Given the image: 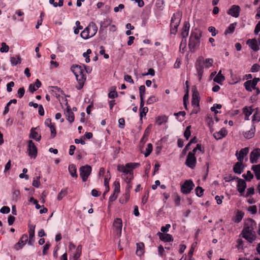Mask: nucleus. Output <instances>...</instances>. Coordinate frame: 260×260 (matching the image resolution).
I'll use <instances>...</instances> for the list:
<instances>
[{
  "label": "nucleus",
  "mask_w": 260,
  "mask_h": 260,
  "mask_svg": "<svg viewBox=\"0 0 260 260\" xmlns=\"http://www.w3.org/2000/svg\"><path fill=\"white\" fill-rule=\"evenodd\" d=\"M139 166L140 164L139 163H127L125 166L118 165L117 166V170L122 173L121 177L123 180H133L134 178L133 170Z\"/></svg>",
  "instance_id": "nucleus-1"
},
{
  "label": "nucleus",
  "mask_w": 260,
  "mask_h": 260,
  "mask_svg": "<svg viewBox=\"0 0 260 260\" xmlns=\"http://www.w3.org/2000/svg\"><path fill=\"white\" fill-rule=\"evenodd\" d=\"M255 225V221L250 220L249 222L246 223L242 232L243 237L250 243H252L256 237L255 232L253 231Z\"/></svg>",
  "instance_id": "nucleus-2"
},
{
  "label": "nucleus",
  "mask_w": 260,
  "mask_h": 260,
  "mask_svg": "<svg viewBox=\"0 0 260 260\" xmlns=\"http://www.w3.org/2000/svg\"><path fill=\"white\" fill-rule=\"evenodd\" d=\"M71 71L73 72L78 82V86L77 87L78 89H81L86 81V76L84 74L83 67L79 65H73L71 67Z\"/></svg>",
  "instance_id": "nucleus-3"
},
{
  "label": "nucleus",
  "mask_w": 260,
  "mask_h": 260,
  "mask_svg": "<svg viewBox=\"0 0 260 260\" xmlns=\"http://www.w3.org/2000/svg\"><path fill=\"white\" fill-rule=\"evenodd\" d=\"M197 150L202 151V146L201 144H198L196 147L194 148L192 151L188 153L185 161V165L192 169H194L196 167L197 159L194 155Z\"/></svg>",
  "instance_id": "nucleus-4"
},
{
  "label": "nucleus",
  "mask_w": 260,
  "mask_h": 260,
  "mask_svg": "<svg viewBox=\"0 0 260 260\" xmlns=\"http://www.w3.org/2000/svg\"><path fill=\"white\" fill-rule=\"evenodd\" d=\"M97 31L96 25L92 22L81 32L80 36L83 39H87L93 37L96 34Z\"/></svg>",
  "instance_id": "nucleus-5"
},
{
  "label": "nucleus",
  "mask_w": 260,
  "mask_h": 260,
  "mask_svg": "<svg viewBox=\"0 0 260 260\" xmlns=\"http://www.w3.org/2000/svg\"><path fill=\"white\" fill-rule=\"evenodd\" d=\"M91 167L89 165H85L80 168V175L82 178V181L83 182L87 181L89 176L91 172Z\"/></svg>",
  "instance_id": "nucleus-6"
},
{
  "label": "nucleus",
  "mask_w": 260,
  "mask_h": 260,
  "mask_svg": "<svg viewBox=\"0 0 260 260\" xmlns=\"http://www.w3.org/2000/svg\"><path fill=\"white\" fill-rule=\"evenodd\" d=\"M26 152L30 158H35L37 156V148L31 140H29L27 142V148Z\"/></svg>",
  "instance_id": "nucleus-7"
},
{
  "label": "nucleus",
  "mask_w": 260,
  "mask_h": 260,
  "mask_svg": "<svg viewBox=\"0 0 260 260\" xmlns=\"http://www.w3.org/2000/svg\"><path fill=\"white\" fill-rule=\"evenodd\" d=\"M194 186V185L191 180H186L181 186V192L184 194H188L191 192Z\"/></svg>",
  "instance_id": "nucleus-8"
},
{
  "label": "nucleus",
  "mask_w": 260,
  "mask_h": 260,
  "mask_svg": "<svg viewBox=\"0 0 260 260\" xmlns=\"http://www.w3.org/2000/svg\"><path fill=\"white\" fill-rule=\"evenodd\" d=\"M114 231L118 237L121 235L122 222L120 218H116L113 223Z\"/></svg>",
  "instance_id": "nucleus-9"
},
{
  "label": "nucleus",
  "mask_w": 260,
  "mask_h": 260,
  "mask_svg": "<svg viewBox=\"0 0 260 260\" xmlns=\"http://www.w3.org/2000/svg\"><path fill=\"white\" fill-rule=\"evenodd\" d=\"M192 91L193 93L192 95L191 105L193 106L199 108L200 102L199 93L197 91V89L195 86L192 87Z\"/></svg>",
  "instance_id": "nucleus-10"
},
{
  "label": "nucleus",
  "mask_w": 260,
  "mask_h": 260,
  "mask_svg": "<svg viewBox=\"0 0 260 260\" xmlns=\"http://www.w3.org/2000/svg\"><path fill=\"white\" fill-rule=\"evenodd\" d=\"M260 156V149L256 148L253 150L250 154V161L251 164L257 163Z\"/></svg>",
  "instance_id": "nucleus-11"
},
{
  "label": "nucleus",
  "mask_w": 260,
  "mask_h": 260,
  "mask_svg": "<svg viewBox=\"0 0 260 260\" xmlns=\"http://www.w3.org/2000/svg\"><path fill=\"white\" fill-rule=\"evenodd\" d=\"M249 148L248 147L241 149L239 152L237 151L236 153V156H237L238 161L242 162L243 161L244 157L247 156Z\"/></svg>",
  "instance_id": "nucleus-12"
},
{
  "label": "nucleus",
  "mask_w": 260,
  "mask_h": 260,
  "mask_svg": "<svg viewBox=\"0 0 260 260\" xmlns=\"http://www.w3.org/2000/svg\"><path fill=\"white\" fill-rule=\"evenodd\" d=\"M240 7L238 5H233L229 10L228 13L233 17L237 18L239 16Z\"/></svg>",
  "instance_id": "nucleus-13"
},
{
  "label": "nucleus",
  "mask_w": 260,
  "mask_h": 260,
  "mask_svg": "<svg viewBox=\"0 0 260 260\" xmlns=\"http://www.w3.org/2000/svg\"><path fill=\"white\" fill-rule=\"evenodd\" d=\"M28 241V236L26 234H24L21 237L18 242L15 245V249L17 250L22 248Z\"/></svg>",
  "instance_id": "nucleus-14"
},
{
  "label": "nucleus",
  "mask_w": 260,
  "mask_h": 260,
  "mask_svg": "<svg viewBox=\"0 0 260 260\" xmlns=\"http://www.w3.org/2000/svg\"><path fill=\"white\" fill-rule=\"evenodd\" d=\"M45 124L50 128L51 136L52 138H54L56 134L55 124L52 123L51 119L47 118L45 121Z\"/></svg>",
  "instance_id": "nucleus-15"
},
{
  "label": "nucleus",
  "mask_w": 260,
  "mask_h": 260,
  "mask_svg": "<svg viewBox=\"0 0 260 260\" xmlns=\"http://www.w3.org/2000/svg\"><path fill=\"white\" fill-rule=\"evenodd\" d=\"M237 179L238 181V190L240 193H242L244 191L245 189V188L246 187V183L244 180L242 179H239L238 177H237Z\"/></svg>",
  "instance_id": "nucleus-16"
},
{
  "label": "nucleus",
  "mask_w": 260,
  "mask_h": 260,
  "mask_svg": "<svg viewBox=\"0 0 260 260\" xmlns=\"http://www.w3.org/2000/svg\"><path fill=\"white\" fill-rule=\"evenodd\" d=\"M246 44L254 51H258L259 49L255 39H249L247 41Z\"/></svg>",
  "instance_id": "nucleus-17"
},
{
  "label": "nucleus",
  "mask_w": 260,
  "mask_h": 260,
  "mask_svg": "<svg viewBox=\"0 0 260 260\" xmlns=\"http://www.w3.org/2000/svg\"><path fill=\"white\" fill-rule=\"evenodd\" d=\"M35 225L29 224V241L28 244L29 245H32V243L34 241V237L35 236Z\"/></svg>",
  "instance_id": "nucleus-18"
},
{
  "label": "nucleus",
  "mask_w": 260,
  "mask_h": 260,
  "mask_svg": "<svg viewBox=\"0 0 260 260\" xmlns=\"http://www.w3.org/2000/svg\"><path fill=\"white\" fill-rule=\"evenodd\" d=\"M244 169V167L242 162H237L233 167L234 172L238 174H240L242 173Z\"/></svg>",
  "instance_id": "nucleus-19"
},
{
  "label": "nucleus",
  "mask_w": 260,
  "mask_h": 260,
  "mask_svg": "<svg viewBox=\"0 0 260 260\" xmlns=\"http://www.w3.org/2000/svg\"><path fill=\"white\" fill-rule=\"evenodd\" d=\"M200 40L197 39H192L189 38V43H188V47L189 49L193 51H194L196 47L199 45Z\"/></svg>",
  "instance_id": "nucleus-20"
},
{
  "label": "nucleus",
  "mask_w": 260,
  "mask_h": 260,
  "mask_svg": "<svg viewBox=\"0 0 260 260\" xmlns=\"http://www.w3.org/2000/svg\"><path fill=\"white\" fill-rule=\"evenodd\" d=\"M189 23L185 22L184 24V26L181 32V36L183 39H186L188 35L189 30Z\"/></svg>",
  "instance_id": "nucleus-21"
},
{
  "label": "nucleus",
  "mask_w": 260,
  "mask_h": 260,
  "mask_svg": "<svg viewBox=\"0 0 260 260\" xmlns=\"http://www.w3.org/2000/svg\"><path fill=\"white\" fill-rule=\"evenodd\" d=\"M227 134L225 129L221 128L218 132L215 133L213 136L216 140H219L224 137Z\"/></svg>",
  "instance_id": "nucleus-22"
},
{
  "label": "nucleus",
  "mask_w": 260,
  "mask_h": 260,
  "mask_svg": "<svg viewBox=\"0 0 260 260\" xmlns=\"http://www.w3.org/2000/svg\"><path fill=\"white\" fill-rule=\"evenodd\" d=\"M158 235L159 238L164 242H170L173 240L172 236L168 234H162L158 233Z\"/></svg>",
  "instance_id": "nucleus-23"
},
{
  "label": "nucleus",
  "mask_w": 260,
  "mask_h": 260,
  "mask_svg": "<svg viewBox=\"0 0 260 260\" xmlns=\"http://www.w3.org/2000/svg\"><path fill=\"white\" fill-rule=\"evenodd\" d=\"M225 80L224 76L221 74V70H220L213 79V81L219 84H222V82Z\"/></svg>",
  "instance_id": "nucleus-24"
},
{
  "label": "nucleus",
  "mask_w": 260,
  "mask_h": 260,
  "mask_svg": "<svg viewBox=\"0 0 260 260\" xmlns=\"http://www.w3.org/2000/svg\"><path fill=\"white\" fill-rule=\"evenodd\" d=\"M64 114L67 117V119L70 122L72 123L74 120V115L73 112L71 111L70 109L68 107L67 110L65 111Z\"/></svg>",
  "instance_id": "nucleus-25"
},
{
  "label": "nucleus",
  "mask_w": 260,
  "mask_h": 260,
  "mask_svg": "<svg viewBox=\"0 0 260 260\" xmlns=\"http://www.w3.org/2000/svg\"><path fill=\"white\" fill-rule=\"evenodd\" d=\"M144 252V244L142 242L137 244V250L136 253L138 256H141Z\"/></svg>",
  "instance_id": "nucleus-26"
},
{
  "label": "nucleus",
  "mask_w": 260,
  "mask_h": 260,
  "mask_svg": "<svg viewBox=\"0 0 260 260\" xmlns=\"http://www.w3.org/2000/svg\"><path fill=\"white\" fill-rule=\"evenodd\" d=\"M41 86V82L39 79H37L34 84H30L29 86V90L31 92H34L37 90Z\"/></svg>",
  "instance_id": "nucleus-27"
},
{
  "label": "nucleus",
  "mask_w": 260,
  "mask_h": 260,
  "mask_svg": "<svg viewBox=\"0 0 260 260\" xmlns=\"http://www.w3.org/2000/svg\"><path fill=\"white\" fill-rule=\"evenodd\" d=\"M36 128H32L30 131V134L29 138L36 140L37 141H39L41 139V136L35 131Z\"/></svg>",
  "instance_id": "nucleus-28"
},
{
  "label": "nucleus",
  "mask_w": 260,
  "mask_h": 260,
  "mask_svg": "<svg viewBox=\"0 0 260 260\" xmlns=\"http://www.w3.org/2000/svg\"><path fill=\"white\" fill-rule=\"evenodd\" d=\"M69 171L73 177L77 178V168L74 164H71L69 166Z\"/></svg>",
  "instance_id": "nucleus-29"
},
{
  "label": "nucleus",
  "mask_w": 260,
  "mask_h": 260,
  "mask_svg": "<svg viewBox=\"0 0 260 260\" xmlns=\"http://www.w3.org/2000/svg\"><path fill=\"white\" fill-rule=\"evenodd\" d=\"M251 169L253 171L257 179L260 180V164L252 166Z\"/></svg>",
  "instance_id": "nucleus-30"
},
{
  "label": "nucleus",
  "mask_w": 260,
  "mask_h": 260,
  "mask_svg": "<svg viewBox=\"0 0 260 260\" xmlns=\"http://www.w3.org/2000/svg\"><path fill=\"white\" fill-rule=\"evenodd\" d=\"M252 127L247 132H246L244 133V136L245 138L247 139H250L254 136V132H255V127L254 125H252Z\"/></svg>",
  "instance_id": "nucleus-31"
},
{
  "label": "nucleus",
  "mask_w": 260,
  "mask_h": 260,
  "mask_svg": "<svg viewBox=\"0 0 260 260\" xmlns=\"http://www.w3.org/2000/svg\"><path fill=\"white\" fill-rule=\"evenodd\" d=\"M202 35V32L198 29H194L191 32L190 38L200 40Z\"/></svg>",
  "instance_id": "nucleus-32"
},
{
  "label": "nucleus",
  "mask_w": 260,
  "mask_h": 260,
  "mask_svg": "<svg viewBox=\"0 0 260 260\" xmlns=\"http://www.w3.org/2000/svg\"><path fill=\"white\" fill-rule=\"evenodd\" d=\"M168 121V117L166 116H158L156 118V123L158 125H160L163 123H166Z\"/></svg>",
  "instance_id": "nucleus-33"
},
{
  "label": "nucleus",
  "mask_w": 260,
  "mask_h": 260,
  "mask_svg": "<svg viewBox=\"0 0 260 260\" xmlns=\"http://www.w3.org/2000/svg\"><path fill=\"white\" fill-rule=\"evenodd\" d=\"M81 251H82L81 245H78L77 248L76 249V251L74 254L73 258L76 259V260H79V258H80V256L81 254Z\"/></svg>",
  "instance_id": "nucleus-34"
},
{
  "label": "nucleus",
  "mask_w": 260,
  "mask_h": 260,
  "mask_svg": "<svg viewBox=\"0 0 260 260\" xmlns=\"http://www.w3.org/2000/svg\"><path fill=\"white\" fill-rule=\"evenodd\" d=\"M112 20L109 19H106L103 21V22H102L101 24V27L100 29L99 32L101 33V31L103 30V28L107 27L108 25L110 24Z\"/></svg>",
  "instance_id": "nucleus-35"
},
{
  "label": "nucleus",
  "mask_w": 260,
  "mask_h": 260,
  "mask_svg": "<svg viewBox=\"0 0 260 260\" xmlns=\"http://www.w3.org/2000/svg\"><path fill=\"white\" fill-rule=\"evenodd\" d=\"M243 113L245 116V119L248 120L249 116L252 113V110L250 108L245 107L243 109Z\"/></svg>",
  "instance_id": "nucleus-36"
},
{
  "label": "nucleus",
  "mask_w": 260,
  "mask_h": 260,
  "mask_svg": "<svg viewBox=\"0 0 260 260\" xmlns=\"http://www.w3.org/2000/svg\"><path fill=\"white\" fill-rule=\"evenodd\" d=\"M10 62L13 66H16L21 63V59L19 55L17 56V58L15 57H11Z\"/></svg>",
  "instance_id": "nucleus-37"
},
{
  "label": "nucleus",
  "mask_w": 260,
  "mask_h": 260,
  "mask_svg": "<svg viewBox=\"0 0 260 260\" xmlns=\"http://www.w3.org/2000/svg\"><path fill=\"white\" fill-rule=\"evenodd\" d=\"M236 25V23H234L231 24L228 28L225 30L224 34L227 35L228 34H232L235 29V27Z\"/></svg>",
  "instance_id": "nucleus-38"
},
{
  "label": "nucleus",
  "mask_w": 260,
  "mask_h": 260,
  "mask_svg": "<svg viewBox=\"0 0 260 260\" xmlns=\"http://www.w3.org/2000/svg\"><path fill=\"white\" fill-rule=\"evenodd\" d=\"M244 215V213L242 211H238L234 219L235 222H239L242 219Z\"/></svg>",
  "instance_id": "nucleus-39"
},
{
  "label": "nucleus",
  "mask_w": 260,
  "mask_h": 260,
  "mask_svg": "<svg viewBox=\"0 0 260 260\" xmlns=\"http://www.w3.org/2000/svg\"><path fill=\"white\" fill-rule=\"evenodd\" d=\"M180 20L181 15L179 13L174 14L171 19L172 22H176L177 23H180Z\"/></svg>",
  "instance_id": "nucleus-40"
},
{
  "label": "nucleus",
  "mask_w": 260,
  "mask_h": 260,
  "mask_svg": "<svg viewBox=\"0 0 260 260\" xmlns=\"http://www.w3.org/2000/svg\"><path fill=\"white\" fill-rule=\"evenodd\" d=\"M260 80L259 78H254L252 80H248L246 81V86L248 87V86L250 84H252L253 86H256L257 83L258 82H259Z\"/></svg>",
  "instance_id": "nucleus-41"
},
{
  "label": "nucleus",
  "mask_w": 260,
  "mask_h": 260,
  "mask_svg": "<svg viewBox=\"0 0 260 260\" xmlns=\"http://www.w3.org/2000/svg\"><path fill=\"white\" fill-rule=\"evenodd\" d=\"M152 145L151 143H149L147 144V147L146 148V152L144 153L145 157H147L150 155V154L152 151Z\"/></svg>",
  "instance_id": "nucleus-42"
},
{
  "label": "nucleus",
  "mask_w": 260,
  "mask_h": 260,
  "mask_svg": "<svg viewBox=\"0 0 260 260\" xmlns=\"http://www.w3.org/2000/svg\"><path fill=\"white\" fill-rule=\"evenodd\" d=\"M242 176L248 181H250L253 178V175L250 171H247L246 174H243Z\"/></svg>",
  "instance_id": "nucleus-43"
},
{
  "label": "nucleus",
  "mask_w": 260,
  "mask_h": 260,
  "mask_svg": "<svg viewBox=\"0 0 260 260\" xmlns=\"http://www.w3.org/2000/svg\"><path fill=\"white\" fill-rule=\"evenodd\" d=\"M2 47L0 48V51L2 53L7 52L9 51V47L5 43L3 42L1 44Z\"/></svg>",
  "instance_id": "nucleus-44"
},
{
  "label": "nucleus",
  "mask_w": 260,
  "mask_h": 260,
  "mask_svg": "<svg viewBox=\"0 0 260 260\" xmlns=\"http://www.w3.org/2000/svg\"><path fill=\"white\" fill-rule=\"evenodd\" d=\"M190 128L191 125H189L186 127V129L184 133V136L187 140L189 138L191 133H190Z\"/></svg>",
  "instance_id": "nucleus-45"
},
{
  "label": "nucleus",
  "mask_w": 260,
  "mask_h": 260,
  "mask_svg": "<svg viewBox=\"0 0 260 260\" xmlns=\"http://www.w3.org/2000/svg\"><path fill=\"white\" fill-rule=\"evenodd\" d=\"M186 46V39H182L180 45V51L183 53Z\"/></svg>",
  "instance_id": "nucleus-46"
},
{
  "label": "nucleus",
  "mask_w": 260,
  "mask_h": 260,
  "mask_svg": "<svg viewBox=\"0 0 260 260\" xmlns=\"http://www.w3.org/2000/svg\"><path fill=\"white\" fill-rule=\"evenodd\" d=\"M129 197H130V192L125 191V193L124 194L125 199L124 200V199H120L119 200L120 202L122 204L126 203L128 200Z\"/></svg>",
  "instance_id": "nucleus-47"
},
{
  "label": "nucleus",
  "mask_w": 260,
  "mask_h": 260,
  "mask_svg": "<svg viewBox=\"0 0 260 260\" xmlns=\"http://www.w3.org/2000/svg\"><path fill=\"white\" fill-rule=\"evenodd\" d=\"M124 181L126 183V186L125 191L130 192V190L132 187V183L131 182L132 180H124Z\"/></svg>",
  "instance_id": "nucleus-48"
},
{
  "label": "nucleus",
  "mask_w": 260,
  "mask_h": 260,
  "mask_svg": "<svg viewBox=\"0 0 260 260\" xmlns=\"http://www.w3.org/2000/svg\"><path fill=\"white\" fill-rule=\"evenodd\" d=\"M204 189L200 186H198L196 188V195L201 197L203 194Z\"/></svg>",
  "instance_id": "nucleus-49"
},
{
  "label": "nucleus",
  "mask_w": 260,
  "mask_h": 260,
  "mask_svg": "<svg viewBox=\"0 0 260 260\" xmlns=\"http://www.w3.org/2000/svg\"><path fill=\"white\" fill-rule=\"evenodd\" d=\"M221 105L220 104H215L211 108V110L212 112H214L215 114H217L218 112L216 110V109H220L221 108Z\"/></svg>",
  "instance_id": "nucleus-50"
},
{
  "label": "nucleus",
  "mask_w": 260,
  "mask_h": 260,
  "mask_svg": "<svg viewBox=\"0 0 260 260\" xmlns=\"http://www.w3.org/2000/svg\"><path fill=\"white\" fill-rule=\"evenodd\" d=\"M213 60L212 58H207L205 61V66L206 68H209L212 66Z\"/></svg>",
  "instance_id": "nucleus-51"
},
{
  "label": "nucleus",
  "mask_w": 260,
  "mask_h": 260,
  "mask_svg": "<svg viewBox=\"0 0 260 260\" xmlns=\"http://www.w3.org/2000/svg\"><path fill=\"white\" fill-rule=\"evenodd\" d=\"M120 192V184L119 182L115 183V188L113 193L114 194L118 196V193Z\"/></svg>",
  "instance_id": "nucleus-52"
},
{
  "label": "nucleus",
  "mask_w": 260,
  "mask_h": 260,
  "mask_svg": "<svg viewBox=\"0 0 260 260\" xmlns=\"http://www.w3.org/2000/svg\"><path fill=\"white\" fill-rule=\"evenodd\" d=\"M40 176H38L36 179H34L32 181V185L35 187H38L40 184Z\"/></svg>",
  "instance_id": "nucleus-53"
},
{
  "label": "nucleus",
  "mask_w": 260,
  "mask_h": 260,
  "mask_svg": "<svg viewBox=\"0 0 260 260\" xmlns=\"http://www.w3.org/2000/svg\"><path fill=\"white\" fill-rule=\"evenodd\" d=\"M260 66L258 64L255 63L251 68V71L252 72H256L259 70Z\"/></svg>",
  "instance_id": "nucleus-54"
},
{
  "label": "nucleus",
  "mask_w": 260,
  "mask_h": 260,
  "mask_svg": "<svg viewBox=\"0 0 260 260\" xmlns=\"http://www.w3.org/2000/svg\"><path fill=\"white\" fill-rule=\"evenodd\" d=\"M10 211V209L8 206H3L0 210V212L3 214L8 213Z\"/></svg>",
  "instance_id": "nucleus-55"
},
{
  "label": "nucleus",
  "mask_w": 260,
  "mask_h": 260,
  "mask_svg": "<svg viewBox=\"0 0 260 260\" xmlns=\"http://www.w3.org/2000/svg\"><path fill=\"white\" fill-rule=\"evenodd\" d=\"M118 94L115 90L111 91L108 94V97L110 99H114L117 97Z\"/></svg>",
  "instance_id": "nucleus-56"
},
{
  "label": "nucleus",
  "mask_w": 260,
  "mask_h": 260,
  "mask_svg": "<svg viewBox=\"0 0 260 260\" xmlns=\"http://www.w3.org/2000/svg\"><path fill=\"white\" fill-rule=\"evenodd\" d=\"M67 194V191L64 190H61V191L58 193L57 196V199L58 200H61Z\"/></svg>",
  "instance_id": "nucleus-57"
},
{
  "label": "nucleus",
  "mask_w": 260,
  "mask_h": 260,
  "mask_svg": "<svg viewBox=\"0 0 260 260\" xmlns=\"http://www.w3.org/2000/svg\"><path fill=\"white\" fill-rule=\"evenodd\" d=\"M254 193V189L253 187H250L247 189L246 197H249Z\"/></svg>",
  "instance_id": "nucleus-58"
},
{
  "label": "nucleus",
  "mask_w": 260,
  "mask_h": 260,
  "mask_svg": "<svg viewBox=\"0 0 260 260\" xmlns=\"http://www.w3.org/2000/svg\"><path fill=\"white\" fill-rule=\"evenodd\" d=\"M145 92V86L144 85H141L139 87V92H140V96L144 97V94Z\"/></svg>",
  "instance_id": "nucleus-59"
},
{
  "label": "nucleus",
  "mask_w": 260,
  "mask_h": 260,
  "mask_svg": "<svg viewBox=\"0 0 260 260\" xmlns=\"http://www.w3.org/2000/svg\"><path fill=\"white\" fill-rule=\"evenodd\" d=\"M140 117H142L143 115H145L146 114V113L148 112V109L147 107H145L144 108L140 109Z\"/></svg>",
  "instance_id": "nucleus-60"
},
{
  "label": "nucleus",
  "mask_w": 260,
  "mask_h": 260,
  "mask_svg": "<svg viewBox=\"0 0 260 260\" xmlns=\"http://www.w3.org/2000/svg\"><path fill=\"white\" fill-rule=\"evenodd\" d=\"M14 86V82L11 81L8 83L7 85V90L8 92H11L12 90V87Z\"/></svg>",
  "instance_id": "nucleus-61"
},
{
  "label": "nucleus",
  "mask_w": 260,
  "mask_h": 260,
  "mask_svg": "<svg viewBox=\"0 0 260 260\" xmlns=\"http://www.w3.org/2000/svg\"><path fill=\"white\" fill-rule=\"evenodd\" d=\"M208 30L212 34V36L214 37L217 34L216 28L213 26H210L208 28Z\"/></svg>",
  "instance_id": "nucleus-62"
},
{
  "label": "nucleus",
  "mask_w": 260,
  "mask_h": 260,
  "mask_svg": "<svg viewBox=\"0 0 260 260\" xmlns=\"http://www.w3.org/2000/svg\"><path fill=\"white\" fill-rule=\"evenodd\" d=\"M25 90L23 87L20 88L18 90V96L19 98H21L24 95Z\"/></svg>",
  "instance_id": "nucleus-63"
},
{
  "label": "nucleus",
  "mask_w": 260,
  "mask_h": 260,
  "mask_svg": "<svg viewBox=\"0 0 260 260\" xmlns=\"http://www.w3.org/2000/svg\"><path fill=\"white\" fill-rule=\"evenodd\" d=\"M124 79L126 82H129V83H131L133 84L134 83V80H133V79L132 78V77L130 75H125L124 76Z\"/></svg>",
  "instance_id": "nucleus-64"
}]
</instances>
